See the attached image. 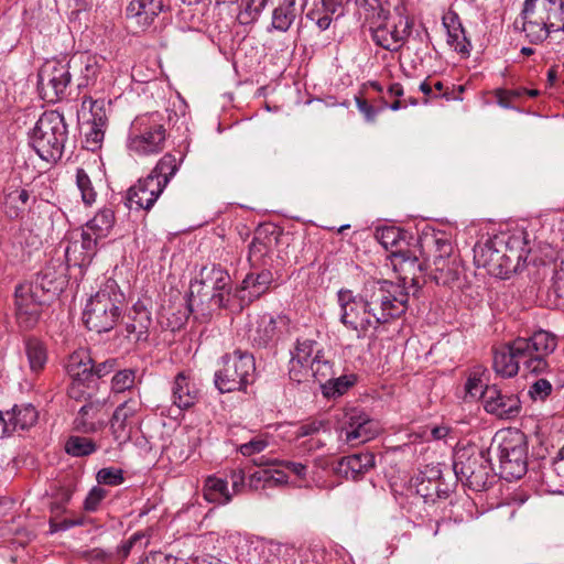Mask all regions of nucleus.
I'll return each mask as SVG.
<instances>
[{"mask_svg":"<svg viewBox=\"0 0 564 564\" xmlns=\"http://www.w3.org/2000/svg\"><path fill=\"white\" fill-rule=\"evenodd\" d=\"M76 185L82 194V200L85 205L90 206L96 202L97 192L95 191L91 180L82 167L76 171Z\"/></svg>","mask_w":564,"mask_h":564,"instance_id":"nucleus-56","label":"nucleus"},{"mask_svg":"<svg viewBox=\"0 0 564 564\" xmlns=\"http://www.w3.org/2000/svg\"><path fill=\"white\" fill-rule=\"evenodd\" d=\"M340 436L347 443H365L372 440L379 432L378 423L359 409H349L339 420Z\"/></svg>","mask_w":564,"mask_h":564,"instance_id":"nucleus-14","label":"nucleus"},{"mask_svg":"<svg viewBox=\"0 0 564 564\" xmlns=\"http://www.w3.org/2000/svg\"><path fill=\"white\" fill-rule=\"evenodd\" d=\"M84 128H85V132H84L85 149L93 151V152L100 149L107 128L101 127V126H94L91 122H89L87 120L84 121Z\"/></svg>","mask_w":564,"mask_h":564,"instance_id":"nucleus-54","label":"nucleus"},{"mask_svg":"<svg viewBox=\"0 0 564 564\" xmlns=\"http://www.w3.org/2000/svg\"><path fill=\"white\" fill-rule=\"evenodd\" d=\"M393 270L402 281L401 286L406 291L405 285L410 284L416 290L425 283L424 265L420 262L415 252L409 248H398L390 253Z\"/></svg>","mask_w":564,"mask_h":564,"instance_id":"nucleus-18","label":"nucleus"},{"mask_svg":"<svg viewBox=\"0 0 564 564\" xmlns=\"http://www.w3.org/2000/svg\"><path fill=\"white\" fill-rule=\"evenodd\" d=\"M67 139L65 118L54 110L43 112L30 132V145L46 162L62 158Z\"/></svg>","mask_w":564,"mask_h":564,"instance_id":"nucleus-6","label":"nucleus"},{"mask_svg":"<svg viewBox=\"0 0 564 564\" xmlns=\"http://www.w3.org/2000/svg\"><path fill=\"white\" fill-rule=\"evenodd\" d=\"M82 64L84 67L82 68V76L77 85L78 88L87 87L90 84H94L100 70V66L95 56H86Z\"/></svg>","mask_w":564,"mask_h":564,"instance_id":"nucleus-59","label":"nucleus"},{"mask_svg":"<svg viewBox=\"0 0 564 564\" xmlns=\"http://www.w3.org/2000/svg\"><path fill=\"white\" fill-rule=\"evenodd\" d=\"M102 403L100 401H89L78 411L74 420V430L80 433H94L99 430L101 423L98 420Z\"/></svg>","mask_w":564,"mask_h":564,"instance_id":"nucleus-42","label":"nucleus"},{"mask_svg":"<svg viewBox=\"0 0 564 564\" xmlns=\"http://www.w3.org/2000/svg\"><path fill=\"white\" fill-rule=\"evenodd\" d=\"M340 436L347 443H365L372 440L379 432L378 423L359 409H349L339 420Z\"/></svg>","mask_w":564,"mask_h":564,"instance_id":"nucleus-16","label":"nucleus"},{"mask_svg":"<svg viewBox=\"0 0 564 564\" xmlns=\"http://www.w3.org/2000/svg\"><path fill=\"white\" fill-rule=\"evenodd\" d=\"M269 0H242V10L238 19L241 24H250L256 22Z\"/></svg>","mask_w":564,"mask_h":564,"instance_id":"nucleus-55","label":"nucleus"},{"mask_svg":"<svg viewBox=\"0 0 564 564\" xmlns=\"http://www.w3.org/2000/svg\"><path fill=\"white\" fill-rule=\"evenodd\" d=\"M365 9V21L375 44L390 52H398L409 37L413 22L400 17L390 21V11L383 7L382 0H360Z\"/></svg>","mask_w":564,"mask_h":564,"instance_id":"nucleus-3","label":"nucleus"},{"mask_svg":"<svg viewBox=\"0 0 564 564\" xmlns=\"http://www.w3.org/2000/svg\"><path fill=\"white\" fill-rule=\"evenodd\" d=\"M200 275V281L195 280L191 283L186 301L187 314L195 313L196 308L204 304L202 293L206 290H209L210 293L230 290V275L220 267L213 265L210 270L204 268Z\"/></svg>","mask_w":564,"mask_h":564,"instance_id":"nucleus-17","label":"nucleus"},{"mask_svg":"<svg viewBox=\"0 0 564 564\" xmlns=\"http://www.w3.org/2000/svg\"><path fill=\"white\" fill-rule=\"evenodd\" d=\"M204 304L196 308L202 316H210L212 312L220 308H228L230 306V290L213 292L206 290L202 293Z\"/></svg>","mask_w":564,"mask_h":564,"instance_id":"nucleus-50","label":"nucleus"},{"mask_svg":"<svg viewBox=\"0 0 564 564\" xmlns=\"http://www.w3.org/2000/svg\"><path fill=\"white\" fill-rule=\"evenodd\" d=\"M501 242L499 247L502 248V279H509L511 274L523 269L530 249L524 234L511 235L508 237L500 236Z\"/></svg>","mask_w":564,"mask_h":564,"instance_id":"nucleus-22","label":"nucleus"},{"mask_svg":"<svg viewBox=\"0 0 564 564\" xmlns=\"http://www.w3.org/2000/svg\"><path fill=\"white\" fill-rule=\"evenodd\" d=\"M96 451V443L84 436H69L65 443V452L74 457L88 456Z\"/></svg>","mask_w":564,"mask_h":564,"instance_id":"nucleus-52","label":"nucleus"},{"mask_svg":"<svg viewBox=\"0 0 564 564\" xmlns=\"http://www.w3.org/2000/svg\"><path fill=\"white\" fill-rule=\"evenodd\" d=\"M98 249L99 245L96 242V238L80 232V239L70 241L66 247L64 263L67 267H88L97 254Z\"/></svg>","mask_w":564,"mask_h":564,"instance_id":"nucleus-33","label":"nucleus"},{"mask_svg":"<svg viewBox=\"0 0 564 564\" xmlns=\"http://www.w3.org/2000/svg\"><path fill=\"white\" fill-rule=\"evenodd\" d=\"M513 28L532 44L542 43L553 32H564V0H524Z\"/></svg>","mask_w":564,"mask_h":564,"instance_id":"nucleus-2","label":"nucleus"},{"mask_svg":"<svg viewBox=\"0 0 564 564\" xmlns=\"http://www.w3.org/2000/svg\"><path fill=\"white\" fill-rule=\"evenodd\" d=\"M70 61L48 59L37 73V88L47 102H57L67 96L72 83Z\"/></svg>","mask_w":564,"mask_h":564,"instance_id":"nucleus-10","label":"nucleus"},{"mask_svg":"<svg viewBox=\"0 0 564 564\" xmlns=\"http://www.w3.org/2000/svg\"><path fill=\"white\" fill-rule=\"evenodd\" d=\"M96 389L97 384L94 381L90 382V379H72L67 389V394L70 399L85 401L87 403L89 401H94L93 398Z\"/></svg>","mask_w":564,"mask_h":564,"instance_id":"nucleus-51","label":"nucleus"},{"mask_svg":"<svg viewBox=\"0 0 564 564\" xmlns=\"http://www.w3.org/2000/svg\"><path fill=\"white\" fill-rule=\"evenodd\" d=\"M124 295L116 281L108 280L87 301L83 322L87 329L98 334L110 332L122 315Z\"/></svg>","mask_w":564,"mask_h":564,"instance_id":"nucleus-4","label":"nucleus"},{"mask_svg":"<svg viewBox=\"0 0 564 564\" xmlns=\"http://www.w3.org/2000/svg\"><path fill=\"white\" fill-rule=\"evenodd\" d=\"M482 404L487 413L503 420L517 417L521 411L518 395L503 392L496 384L486 386Z\"/></svg>","mask_w":564,"mask_h":564,"instance_id":"nucleus-23","label":"nucleus"},{"mask_svg":"<svg viewBox=\"0 0 564 564\" xmlns=\"http://www.w3.org/2000/svg\"><path fill=\"white\" fill-rule=\"evenodd\" d=\"M340 322L364 338L370 327L402 317L409 307V293L400 283L378 280L366 284L364 294L341 289L337 293Z\"/></svg>","mask_w":564,"mask_h":564,"instance_id":"nucleus-1","label":"nucleus"},{"mask_svg":"<svg viewBox=\"0 0 564 564\" xmlns=\"http://www.w3.org/2000/svg\"><path fill=\"white\" fill-rule=\"evenodd\" d=\"M115 223V212L111 208L105 207L98 210V213L82 227V232L88 234L91 238H96V242L100 246L101 241L110 235Z\"/></svg>","mask_w":564,"mask_h":564,"instance_id":"nucleus-38","label":"nucleus"},{"mask_svg":"<svg viewBox=\"0 0 564 564\" xmlns=\"http://www.w3.org/2000/svg\"><path fill=\"white\" fill-rule=\"evenodd\" d=\"M316 351H323L316 340L308 338L296 340L289 362V377L292 381L297 383L307 381V368L313 362Z\"/></svg>","mask_w":564,"mask_h":564,"instance_id":"nucleus-26","label":"nucleus"},{"mask_svg":"<svg viewBox=\"0 0 564 564\" xmlns=\"http://www.w3.org/2000/svg\"><path fill=\"white\" fill-rule=\"evenodd\" d=\"M24 351L29 361L30 370L33 373H40L43 371L48 359L46 345L36 337H28L24 340Z\"/></svg>","mask_w":564,"mask_h":564,"instance_id":"nucleus-45","label":"nucleus"},{"mask_svg":"<svg viewBox=\"0 0 564 564\" xmlns=\"http://www.w3.org/2000/svg\"><path fill=\"white\" fill-rule=\"evenodd\" d=\"M341 9V6H335L333 1L321 0L318 3H314V7L306 12V18L314 22L321 31H325L329 28L334 14H341L339 12Z\"/></svg>","mask_w":564,"mask_h":564,"instance_id":"nucleus-47","label":"nucleus"},{"mask_svg":"<svg viewBox=\"0 0 564 564\" xmlns=\"http://www.w3.org/2000/svg\"><path fill=\"white\" fill-rule=\"evenodd\" d=\"M377 239L384 249L397 247L401 240V231L395 227H386L377 232Z\"/></svg>","mask_w":564,"mask_h":564,"instance_id":"nucleus-63","label":"nucleus"},{"mask_svg":"<svg viewBox=\"0 0 564 564\" xmlns=\"http://www.w3.org/2000/svg\"><path fill=\"white\" fill-rule=\"evenodd\" d=\"M525 337H518L494 352L492 367L502 378L518 375L523 357L529 349Z\"/></svg>","mask_w":564,"mask_h":564,"instance_id":"nucleus-19","label":"nucleus"},{"mask_svg":"<svg viewBox=\"0 0 564 564\" xmlns=\"http://www.w3.org/2000/svg\"><path fill=\"white\" fill-rule=\"evenodd\" d=\"M39 411L31 403H21L12 406L11 410H0V422L2 423L3 434L12 435L17 431H25L37 423Z\"/></svg>","mask_w":564,"mask_h":564,"instance_id":"nucleus-28","label":"nucleus"},{"mask_svg":"<svg viewBox=\"0 0 564 564\" xmlns=\"http://www.w3.org/2000/svg\"><path fill=\"white\" fill-rule=\"evenodd\" d=\"M356 382L355 376H341L338 378H332V381L324 387V395L327 398L341 395Z\"/></svg>","mask_w":564,"mask_h":564,"instance_id":"nucleus-58","label":"nucleus"},{"mask_svg":"<svg viewBox=\"0 0 564 564\" xmlns=\"http://www.w3.org/2000/svg\"><path fill=\"white\" fill-rule=\"evenodd\" d=\"M68 267L59 261H50L30 284L47 300L57 295L68 283Z\"/></svg>","mask_w":564,"mask_h":564,"instance_id":"nucleus-24","label":"nucleus"},{"mask_svg":"<svg viewBox=\"0 0 564 564\" xmlns=\"http://www.w3.org/2000/svg\"><path fill=\"white\" fill-rule=\"evenodd\" d=\"M271 267L251 270L242 280L241 288L236 291L235 296L239 297L241 303H251L267 293L273 283Z\"/></svg>","mask_w":564,"mask_h":564,"instance_id":"nucleus-29","label":"nucleus"},{"mask_svg":"<svg viewBox=\"0 0 564 564\" xmlns=\"http://www.w3.org/2000/svg\"><path fill=\"white\" fill-rule=\"evenodd\" d=\"M165 7V0H132L127 8V14L135 18L138 24L149 26Z\"/></svg>","mask_w":564,"mask_h":564,"instance_id":"nucleus-39","label":"nucleus"},{"mask_svg":"<svg viewBox=\"0 0 564 564\" xmlns=\"http://www.w3.org/2000/svg\"><path fill=\"white\" fill-rule=\"evenodd\" d=\"M214 373V386L219 393L247 392L256 379V360L251 352L240 348L224 354Z\"/></svg>","mask_w":564,"mask_h":564,"instance_id":"nucleus-5","label":"nucleus"},{"mask_svg":"<svg viewBox=\"0 0 564 564\" xmlns=\"http://www.w3.org/2000/svg\"><path fill=\"white\" fill-rule=\"evenodd\" d=\"M141 409L142 402L139 395L129 398L116 408L110 420V430L116 442L121 444L130 440Z\"/></svg>","mask_w":564,"mask_h":564,"instance_id":"nucleus-21","label":"nucleus"},{"mask_svg":"<svg viewBox=\"0 0 564 564\" xmlns=\"http://www.w3.org/2000/svg\"><path fill=\"white\" fill-rule=\"evenodd\" d=\"M89 522L88 518L83 514L75 516L73 518H65L57 521L55 518L50 519V532L55 533L58 531H66L73 527H82Z\"/></svg>","mask_w":564,"mask_h":564,"instance_id":"nucleus-61","label":"nucleus"},{"mask_svg":"<svg viewBox=\"0 0 564 564\" xmlns=\"http://www.w3.org/2000/svg\"><path fill=\"white\" fill-rule=\"evenodd\" d=\"M202 491L206 501L218 506H225L232 499L228 489V481L215 475H210L205 479Z\"/></svg>","mask_w":564,"mask_h":564,"instance_id":"nucleus-44","label":"nucleus"},{"mask_svg":"<svg viewBox=\"0 0 564 564\" xmlns=\"http://www.w3.org/2000/svg\"><path fill=\"white\" fill-rule=\"evenodd\" d=\"M135 373L134 369L117 370L111 379V391L113 393L131 391L135 384Z\"/></svg>","mask_w":564,"mask_h":564,"instance_id":"nucleus-57","label":"nucleus"},{"mask_svg":"<svg viewBox=\"0 0 564 564\" xmlns=\"http://www.w3.org/2000/svg\"><path fill=\"white\" fill-rule=\"evenodd\" d=\"M529 343L528 352L522 359V365L529 373L541 375L549 369L546 357L551 355L556 346V337L546 332L538 330L532 336L525 338Z\"/></svg>","mask_w":564,"mask_h":564,"instance_id":"nucleus-13","label":"nucleus"},{"mask_svg":"<svg viewBox=\"0 0 564 564\" xmlns=\"http://www.w3.org/2000/svg\"><path fill=\"white\" fill-rule=\"evenodd\" d=\"M31 198L30 191L8 184L3 187L1 207L4 216L10 220L21 219Z\"/></svg>","mask_w":564,"mask_h":564,"instance_id":"nucleus-35","label":"nucleus"},{"mask_svg":"<svg viewBox=\"0 0 564 564\" xmlns=\"http://www.w3.org/2000/svg\"><path fill=\"white\" fill-rule=\"evenodd\" d=\"M107 494V490L99 486L93 487L84 500V510L87 512L97 511Z\"/></svg>","mask_w":564,"mask_h":564,"instance_id":"nucleus-64","label":"nucleus"},{"mask_svg":"<svg viewBox=\"0 0 564 564\" xmlns=\"http://www.w3.org/2000/svg\"><path fill=\"white\" fill-rule=\"evenodd\" d=\"M65 369L70 379H90L94 381V360L86 349L72 352L65 364Z\"/></svg>","mask_w":564,"mask_h":564,"instance_id":"nucleus-41","label":"nucleus"},{"mask_svg":"<svg viewBox=\"0 0 564 564\" xmlns=\"http://www.w3.org/2000/svg\"><path fill=\"white\" fill-rule=\"evenodd\" d=\"M431 279L438 285L452 288L460 275V262L457 257H434Z\"/></svg>","mask_w":564,"mask_h":564,"instance_id":"nucleus-37","label":"nucleus"},{"mask_svg":"<svg viewBox=\"0 0 564 564\" xmlns=\"http://www.w3.org/2000/svg\"><path fill=\"white\" fill-rule=\"evenodd\" d=\"M163 191L160 181L149 174L127 191L126 206L131 210H150Z\"/></svg>","mask_w":564,"mask_h":564,"instance_id":"nucleus-25","label":"nucleus"},{"mask_svg":"<svg viewBox=\"0 0 564 564\" xmlns=\"http://www.w3.org/2000/svg\"><path fill=\"white\" fill-rule=\"evenodd\" d=\"M166 137L163 115L158 111L144 113L132 121L127 147L140 156L158 154L164 149Z\"/></svg>","mask_w":564,"mask_h":564,"instance_id":"nucleus-8","label":"nucleus"},{"mask_svg":"<svg viewBox=\"0 0 564 564\" xmlns=\"http://www.w3.org/2000/svg\"><path fill=\"white\" fill-rule=\"evenodd\" d=\"M48 300L35 290L30 283L15 286L14 304L19 325L24 329L33 328L41 316L42 306Z\"/></svg>","mask_w":564,"mask_h":564,"instance_id":"nucleus-12","label":"nucleus"},{"mask_svg":"<svg viewBox=\"0 0 564 564\" xmlns=\"http://www.w3.org/2000/svg\"><path fill=\"white\" fill-rule=\"evenodd\" d=\"M376 465L375 455L370 452L357 453L339 460V473L346 479L359 480Z\"/></svg>","mask_w":564,"mask_h":564,"instance_id":"nucleus-36","label":"nucleus"},{"mask_svg":"<svg viewBox=\"0 0 564 564\" xmlns=\"http://www.w3.org/2000/svg\"><path fill=\"white\" fill-rule=\"evenodd\" d=\"M437 478H440V469L437 467H426L425 470L420 471L414 478L413 486L415 487V491L425 502L435 501V495H437Z\"/></svg>","mask_w":564,"mask_h":564,"instance_id":"nucleus-46","label":"nucleus"},{"mask_svg":"<svg viewBox=\"0 0 564 564\" xmlns=\"http://www.w3.org/2000/svg\"><path fill=\"white\" fill-rule=\"evenodd\" d=\"M453 470L462 484L474 491L487 489L492 471L489 449L468 444L454 453Z\"/></svg>","mask_w":564,"mask_h":564,"instance_id":"nucleus-7","label":"nucleus"},{"mask_svg":"<svg viewBox=\"0 0 564 564\" xmlns=\"http://www.w3.org/2000/svg\"><path fill=\"white\" fill-rule=\"evenodd\" d=\"M289 325L290 318L286 315L263 314L250 325L248 340L253 347H268L284 329H288Z\"/></svg>","mask_w":564,"mask_h":564,"instance_id":"nucleus-20","label":"nucleus"},{"mask_svg":"<svg viewBox=\"0 0 564 564\" xmlns=\"http://www.w3.org/2000/svg\"><path fill=\"white\" fill-rule=\"evenodd\" d=\"M111 101L104 98L93 99L91 97H84L82 100V110H88L89 117L86 119L94 126L108 127V111Z\"/></svg>","mask_w":564,"mask_h":564,"instance_id":"nucleus-48","label":"nucleus"},{"mask_svg":"<svg viewBox=\"0 0 564 564\" xmlns=\"http://www.w3.org/2000/svg\"><path fill=\"white\" fill-rule=\"evenodd\" d=\"M96 479L100 485L119 486L124 481L123 471L120 468L106 467L98 470Z\"/></svg>","mask_w":564,"mask_h":564,"instance_id":"nucleus-60","label":"nucleus"},{"mask_svg":"<svg viewBox=\"0 0 564 564\" xmlns=\"http://www.w3.org/2000/svg\"><path fill=\"white\" fill-rule=\"evenodd\" d=\"M500 236L487 239L485 242H477L474 247V262L477 268H484L490 275L502 279V248Z\"/></svg>","mask_w":564,"mask_h":564,"instance_id":"nucleus-27","label":"nucleus"},{"mask_svg":"<svg viewBox=\"0 0 564 564\" xmlns=\"http://www.w3.org/2000/svg\"><path fill=\"white\" fill-rule=\"evenodd\" d=\"M151 325L150 310L144 302H135L128 314L126 323L127 337L134 341L147 340Z\"/></svg>","mask_w":564,"mask_h":564,"instance_id":"nucleus-34","label":"nucleus"},{"mask_svg":"<svg viewBox=\"0 0 564 564\" xmlns=\"http://www.w3.org/2000/svg\"><path fill=\"white\" fill-rule=\"evenodd\" d=\"M497 456L500 467V477L508 480L522 478L528 470V444L520 432L503 436L498 445Z\"/></svg>","mask_w":564,"mask_h":564,"instance_id":"nucleus-9","label":"nucleus"},{"mask_svg":"<svg viewBox=\"0 0 564 564\" xmlns=\"http://www.w3.org/2000/svg\"><path fill=\"white\" fill-rule=\"evenodd\" d=\"M280 237L281 230L273 224L268 223L257 227L248 247L247 260L251 270L272 265V256Z\"/></svg>","mask_w":564,"mask_h":564,"instance_id":"nucleus-11","label":"nucleus"},{"mask_svg":"<svg viewBox=\"0 0 564 564\" xmlns=\"http://www.w3.org/2000/svg\"><path fill=\"white\" fill-rule=\"evenodd\" d=\"M178 156L175 153L167 152L165 153L150 172V175L160 181L163 188L166 187L172 177L177 173L185 154L181 151L177 152Z\"/></svg>","mask_w":564,"mask_h":564,"instance_id":"nucleus-43","label":"nucleus"},{"mask_svg":"<svg viewBox=\"0 0 564 564\" xmlns=\"http://www.w3.org/2000/svg\"><path fill=\"white\" fill-rule=\"evenodd\" d=\"M323 434H329L328 422L319 419L301 422L293 432L294 440H303L300 447L307 452H315L325 446Z\"/></svg>","mask_w":564,"mask_h":564,"instance_id":"nucleus-32","label":"nucleus"},{"mask_svg":"<svg viewBox=\"0 0 564 564\" xmlns=\"http://www.w3.org/2000/svg\"><path fill=\"white\" fill-rule=\"evenodd\" d=\"M307 370V379L311 377L314 378L323 389L334 377V365L325 356L324 350L316 351V356L313 358V362Z\"/></svg>","mask_w":564,"mask_h":564,"instance_id":"nucleus-49","label":"nucleus"},{"mask_svg":"<svg viewBox=\"0 0 564 564\" xmlns=\"http://www.w3.org/2000/svg\"><path fill=\"white\" fill-rule=\"evenodd\" d=\"M486 372V368L482 366L475 367L470 372L465 383L466 395L473 399H481L484 402L485 395V383L482 380V376Z\"/></svg>","mask_w":564,"mask_h":564,"instance_id":"nucleus-53","label":"nucleus"},{"mask_svg":"<svg viewBox=\"0 0 564 564\" xmlns=\"http://www.w3.org/2000/svg\"><path fill=\"white\" fill-rule=\"evenodd\" d=\"M443 25L447 31V43L456 52L468 55L470 52V42L466 36L465 30L456 13H451L443 18Z\"/></svg>","mask_w":564,"mask_h":564,"instance_id":"nucleus-40","label":"nucleus"},{"mask_svg":"<svg viewBox=\"0 0 564 564\" xmlns=\"http://www.w3.org/2000/svg\"><path fill=\"white\" fill-rule=\"evenodd\" d=\"M340 436L347 443H365L372 440L379 432L378 423L359 409H349L339 420Z\"/></svg>","mask_w":564,"mask_h":564,"instance_id":"nucleus-15","label":"nucleus"},{"mask_svg":"<svg viewBox=\"0 0 564 564\" xmlns=\"http://www.w3.org/2000/svg\"><path fill=\"white\" fill-rule=\"evenodd\" d=\"M172 403L180 410L194 406L200 399V389L189 371H180L173 379Z\"/></svg>","mask_w":564,"mask_h":564,"instance_id":"nucleus-30","label":"nucleus"},{"mask_svg":"<svg viewBox=\"0 0 564 564\" xmlns=\"http://www.w3.org/2000/svg\"><path fill=\"white\" fill-rule=\"evenodd\" d=\"M356 106L358 110L364 115L367 122H375L378 113L387 109L388 102L384 99H381V106L376 108L370 105L368 100L361 97H356Z\"/></svg>","mask_w":564,"mask_h":564,"instance_id":"nucleus-62","label":"nucleus"},{"mask_svg":"<svg viewBox=\"0 0 564 564\" xmlns=\"http://www.w3.org/2000/svg\"><path fill=\"white\" fill-rule=\"evenodd\" d=\"M273 9L269 31L288 32L302 15L305 0H270Z\"/></svg>","mask_w":564,"mask_h":564,"instance_id":"nucleus-31","label":"nucleus"}]
</instances>
